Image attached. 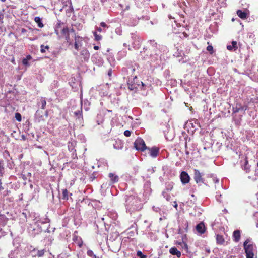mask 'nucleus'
Wrapping results in <instances>:
<instances>
[{
  "label": "nucleus",
  "instance_id": "obj_1",
  "mask_svg": "<svg viewBox=\"0 0 258 258\" xmlns=\"http://www.w3.org/2000/svg\"><path fill=\"white\" fill-rule=\"evenodd\" d=\"M141 38L137 35V33H132L130 36L127 38L128 46H132L134 48H139L141 45Z\"/></svg>",
  "mask_w": 258,
  "mask_h": 258
},
{
  "label": "nucleus",
  "instance_id": "obj_2",
  "mask_svg": "<svg viewBox=\"0 0 258 258\" xmlns=\"http://www.w3.org/2000/svg\"><path fill=\"white\" fill-rule=\"evenodd\" d=\"M249 242L248 240H246L244 242V249L246 254V258H253L254 257V245L252 244H247Z\"/></svg>",
  "mask_w": 258,
  "mask_h": 258
},
{
  "label": "nucleus",
  "instance_id": "obj_3",
  "mask_svg": "<svg viewBox=\"0 0 258 258\" xmlns=\"http://www.w3.org/2000/svg\"><path fill=\"white\" fill-rule=\"evenodd\" d=\"M134 147L137 150L144 151L146 150L147 147L143 139L138 138L134 142Z\"/></svg>",
  "mask_w": 258,
  "mask_h": 258
},
{
  "label": "nucleus",
  "instance_id": "obj_4",
  "mask_svg": "<svg viewBox=\"0 0 258 258\" xmlns=\"http://www.w3.org/2000/svg\"><path fill=\"white\" fill-rule=\"evenodd\" d=\"M194 179L196 183L200 184V185L204 183V180L202 177V173L196 169H194Z\"/></svg>",
  "mask_w": 258,
  "mask_h": 258
},
{
  "label": "nucleus",
  "instance_id": "obj_5",
  "mask_svg": "<svg viewBox=\"0 0 258 258\" xmlns=\"http://www.w3.org/2000/svg\"><path fill=\"white\" fill-rule=\"evenodd\" d=\"M147 153L152 157L156 158L159 154V148L157 147L147 148Z\"/></svg>",
  "mask_w": 258,
  "mask_h": 258
},
{
  "label": "nucleus",
  "instance_id": "obj_6",
  "mask_svg": "<svg viewBox=\"0 0 258 258\" xmlns=\"http://www.w3.org/2000/svg\"><path fill=\"white\" fill-rule=\"evenodd\" d=\"M61 34L64 37L66 40L69 44H72V40L70 37V30L67 27H63L61 30Z\"/></svg>",
  "mask_w": 258,
  "mask_h": 258
},
{
  "label": "nucleus",
  "instance_id": "obj_7",
  "mask_svg": "<svg viewBox=\"0 0 258 258\" xmlns=\"http://www.w3.org/2000/svg\"><path fill=\"white\" fill-rule=\"evenodd\" d=\"M180 178L181 182L184 184L189 183L190 179V176H189L188 174L185 171L181 172L180 176Z\"/></svg>",
  "mask_w": 258,
  "mask_h": 258
},
{
  "label": "nucleus",
  "instance_id": "obj_8",
  "mask_svg": "<svg viewBox=\"0 0 258 258\" xmlns=\"http://www.w3.org/2000/svg\"><path fill=\"white\" fill-rule=\"evenodd\" d=\"M196 229L197 232L200 234H204L206 231V227L203 222H200L197 225Z\"/></svg>",
  "mask_w": 258,
  "mask_h": 258
},
{
  "label": "nucleus",
  "instance_id": "obj_9",
  "mask_svg": "<svg viewBox=\"0 0 258 258\" xmlns=\"http://www.w3.org/2000/svg\"><path fill=\"white\" fill-rule=\"evenodd\" d=\"M247 11V10L244 11H242L241 10H238L236 12V14L240 18L244 20L246 19L248 16V14L246 12Z\"/></svg>",
  "mask_w": 258,
  "mask_h": 258
},
{
  "label": "nucleus",
  "instance_id": "obj_10",
  "mask_svg": "<svg viewBox=\"0 0 258 258\" xmlns=\"http://www.w3.org/2000/svg\"><path fill=\"white\" fill-rule=\"evenodd\" d=\"M82 40V37H80L79 36H75L74 47L77 50H78L79 49V47L81 46V43Z\"/></svg>",
  "mask_w": 258,
  "mask_h": 258
},
{
  "label": "nucleus",
  "instance_id": "obj_11",
  "mask_svg": "<svg viewBox=\"0 0 258 258\" xmlns=\"http://www.w3.org/2000/svg\"><path fill=\"white\" fill-rule=\"evenodd\" d=\"M132 77H130L128 78V81H127V85H128V88L131 90H133L137 88L138 86H139L140 85V84L139 83H133V81H132Z\"/></svg>",
  "mask_w": 258,
  "mask_h": 258
},
{
  "label": "nucleus",
  "instance_id": "obj_12",
  "mask_svg": "<svg viewBox=\"0 0 258 258\" xmlns=\"http://www.w3.org/2000/svg\"><path fill=\"white\" fill-rule=\"evenodd\" d=\"M108 177L110 178V182L111 184H113L117 182L119 180V177L112 173H110L108 174Z\"/></svg>",
  "mask_w": 258,
  "mask_h": 258
},
{
  "label": "nucleus",
  "instance_id": "obj_13",
  "mask_svg": "<svg viewBox=\"0 0 258 258\" xmlns=\"http://www.w3.org/2000/svg\"><path fill=\"white\" fill-rule=\"evenodd\" d=\"M80 55L81 58H83L84 61H87L90 57V53L86 49H83L80 52Z\"/></svg>",
  "mask_w": 258,
  "mask_h": 258
},
{
  "label": "nucleus",
  "instance_id": "obj_14",
  "mask_svg": "<svg viewBox=\"0 0 258 258\" xmlns=\"http://www.w3.org/2000/svg\"><path fill=\"white\" fill-rule=\"evenodd\" d=\"M73 241L76 243L78 246L81 248L83 245V241L80 236L74 234L73 238Z\"/></svg>",
  "mask_w": 258,
  "mask_h": 258
},
{
  "label": "nucleus",
  "instance_id": "obj_15",
  "mask_svg": "<svg viewBox=\"0 0 258 258\" xmlns=\"http://www.w3.org/2000/svg\"><path fill=\"white\" fill-rule=\"evenodd\" d=\"M240 236H241V234H240V230H236L233 232V237L234 241L235 242H238L240 239Z\"/></svg>",
  "mask_w": 258,
  "mask_h": 258
},
{
  "label": "nucleus",
  "instance_id": "obj_16",
  "mask_svg": "<svg viewBox=\"0 0 258 258\" xmlns=\"http://www.w3.org/2000/svg\"><path fill=\"white\" fill-rule=\"evenodd\" d=\"M8 219L5 215L0 213V227L5 226L7 222Z\"/></svg>",
  "mask_w": 258,
  "mask_h": 258
},
{
  "label": "nucleus",
  "instance_id": "obj_17",
  "mask_svg": "<svg viewBox=\"0 0 258 258\" xmlns=\"http://www.w3.org/2000/svg\"><path fill=\"white\" fill-rule=\"evenodd\" d=\"M169 251L171 254L176 255L178 257L181 256V252L175 247L171 248Z\"/></svg>",
  "mask_w": 258,
  "mask_h": 258
},
{
  "label": "nucleus",
  "instance_id": "obj_18",
  "mask_svg": "<svg viewBox=\"0 0 258 258\" xmlns=\"http://www.w3.org/2000/svg\"><path fill=\"white\" fill-rule=\"evenodd\" d=\"M216 242L218 244L223 245L225 242L223 236L220 234L216 235Z\"/></svg>",
  "mask_w": 258,
  "mask_h": 258
},
{
  "label": "nucleus",
  "instance_id": "obj_19",
  "mask_svg": "<svg viewBox=\"0 0 258 258\" xmlns=\"http://www.w3.org/2000/svg\"><path fill=\"white\" fill-rule=\"evenodd\" d=\"M31 59H32V56L30 55H27L25 58H24L22 59V64L26 67L29 66L30 64L28 62V61L31 60Z\"/></svg>",
  "mask_w": 258,
  "mask_h": 258
},
{
  "label": "nucleus",
  "instance_id": "obj_20",
  "mask_svg": "<svg viewBox=\"0 0 258 258\" xmlns=\"http://www.w3.org/2000/svg\"><path fill=\"white\" fill-rule=\"evenodd\" d=\"M39 103L41 105V108L42 109L44 110L45 109L46 105V101L45 98L41 97Z\"/></svg>",
  "mask_w": 258,
  "mask_h": 258
},
{
  "label": "nucleus",
  "instance_id": "obj_21",
  "mask_svg": "<svg viewBox=\"0 0 258 258\" xmlns=\"http://www.w3.org/2000/svg\"><path fill=\"white\" fill-rule=\"evenodd\" d=\"M246 108H244V107H242L240 105H236L235 107L233 108V112L234 113H238L240 111L246 110Z\"/></svg>",
  "mask_w": 258,
  "mask_h": 258
},
{
  "label": "nucleus",
  "instance_id": "obj_22",
  "mask_svg": "<svg viewBox=\"0 0 258 258\" xmlns=\"http://www.w3.org/2000/svg\"><path fill=\"white\" fill-rule=\"evenodd\" d=\"M34 21L38 24L39 28L44 27V25L41 22V19L39 17H36L34 19Z\"/></svg>",
  "mask_w": 258,
  "mask_h": 258
},
{
  "label": "nucleus",
  "instance_id": "obj_23",
  "mask_svg": "<svg viewBox=\"0 0 258 258\" xmlns=\"http://www.w3.org/2000/svg\"><path fill=\"white\" fill-rule=\"evenodd\" d=\"M62 199L64 200H68L69 199V191L67 189H62Z\"/></svg>",
  "mask_w": 258,
  "mask_h": 258
},
{
  "label": "nucleus",
  "instance_id": "obj_24",
  "mask_svg": "<svg viewBox=\"0 0 258 258\" xmlns=\"http://www.w3.org/2000/svg\"><path fill=\"white\" fill-rule=\"evenodd\" d=\"M162 195L167 201H169L170 200L171 197L166 191H163Z\"/></svg>",
  "mask_w": 258,
  "mask_h": 258
},
{
  "label": "nucleus",
  "instance_id": "obj_25",
  "mask_svg": "<svg viewBox=\"0 0 258 258\" xmlns=\"http://www.w3.org/2000/svg\"><path fill=\"white\" fill-rule=\"evenodd\" d=\"M93 35H94V36L95 37V39L96 41H99L102 38V36L100 35L97 34L96 32H93Z\"/></svg>",
  "mask_w": 258,
  "mask_h": 258
},
{
  "label": "nucleus",
  "instance_id": "obj_26",
  "mask_svg": "<svg viewBox=\"0 0 258 258\" xmlns=\"http://www.w3.org/2000/svg\"><path fill=\"white\" fill-rule=\"evenodd\" d=\"M87 254L89 256L91 257L92 258H97L96 255L94 254V252L91 250H88L87 252Z\"/></svg>",
  "mask_w": 258,
  "mask_h": 258
},
{
  "label": "nucleus",
  "instance_id": "obj_27",
  "mask_svg": "<svg viewBox=\"0 0 258 258\" xmlns=\"http://www.w3.org/2000/svg\"><path fill=\"white\" fill-rule=\"evenodd\" d=\"M40 48H41V49H40L41 52L44 53L45 52V50L46 49L48 50L49 47L48 45L44 46V45H41Z\"/></svg>",
  "mask_w": 258,
  "mask_h": 258
},
{
  "label": "nucleus",
  "instance_id": "obj_28",
  "mask_svg": "<svg viewBox=\"0 0 258 258\" xmlns=\"http://www.w3.org/2000/svg\"><path fill=\"white\" fill-rule=\"evenodd\" d=\"M137 255L140 258H146L147 255H144L142 253V252L141 251H138L137 252Z\"/></svg>",
  "mask_w": 258,
  "mask_h": 258
},
{
  "label": "nucleus",
  "instance_id": "obj_29",
  "mask_svg": "<svg viewBox=\"0 0 258 258\" xmlns=\"http://www.w3.org/2000/svg\"><path fill=\"white\" fill-rule=\"evenodd\" d=\"M15 118L17 121H21L22 120L21 115L19 113H16Z\"/></svg>",
  "mask_w": 258,
  "mask_h": 258
},
{
  "label": "nucleus",
  "instance_id": "obj_30",
  "mask_svg": "<svg viewBox=\"0 0 258 258\" xmlns=\"http://www.w3.org/2000/svg\"><path fill=\"white\" fill-rule=\"evenodd\" d=\"M3 161H0V176H2L3 174V170L4 169V167L2 165Z\"/></svg>",
  "mask_w": 258,
  "mask_h": 258
},
{
  "label": "nucleus",
  "instance_id": "obj_31",
  "mask_svg": "<svg viewBox=\"0 0 258 258\" xmlns=\"http://www.w3.org/2000/svg\"><path fill=\"white\" fill-rule=\"evenodd\" d=\"M207 50L210 52L211 54L213 53V48L211 45H208L207 47Z\"/></svg>",
  "mask_w": 258,
  "mask_h": 258
},
{
  "label": "nucleus",
  "instance_id": "obj_32",
  "mask_svg": "<svg viewBox=\"0 0 258 258\" xmlns=\"http://www.w3.org/2000/svg\"><path fill=\"white\" fill-rule=\"evenodd\" d=\"M44 254V250H39L38 252H37V256L38 257H41Z\"/></svg>",
  "mask_w": 258,
  "mask_h": 258
},
{
  "label": "nucleus",
  "instance_id": "obj_33",
  "mask_svg": "<svg viewBox=\"0 0 258 258\" xmlns=\"http://www.w3.org/2000/svg\"><path fill=\"white\" fill-rule=\"evenodd\" d=\"M131 77H132L133 83H139V82H137L138 78L136 76H131Z\"/></svg>",
  "mask_w": 258,
  "mask_h": 258
},
{
  "label": "nucleus",
  "instance_id": "obj_34",
  "mask_svg": "<svg viewBox=\"0 0 258 258\" xmlns=\"http://www.w3.org/2000/svg\"><path fill=\"white\" fill-rule=\"evenodd\" d=\"M124 135L126 137H128L131 135V132L129 130H126L124 132Z\"/></svg>",
  "mask_w": 258,
  "mask_h": 258
},
{
  "label": "nucleus",
  "instance_id": "obj_35",
  "mask_svg": "<svg viewBox=\"0 0 258 258\" xmlns=\"http://www.w3.org/2000/svg\"><path fill=\"white\" fill-rule=\"evenodd\" d=\"M232 47L234 49H237V42L236 41H233L232 42Z\"/></svg>",
  "mask_w": 258,
  "mask_h": 258
},
{
  "label": "nucleus",
  "instance_id": "obj_36",
  "mask_svg": "<svg viewBox=\"0 0 258 258\" xmlns=\"http://www.w3.org/2000/svg\"><path fill=\"white\" fill-rule=\"evenodd\" d=\"M100 26L102 27H104V28H105V27H107L108 28V27L107 26V25H106V24L104 22H102L100 23Z\"/></svg>",
  "mask_w": 258,
  "mask_h": 258
},
{
  "label": "nucleus",
  "instance_id": "obj_37",
  "mask_svg": "<svg viewBox=\"0 0 258 258\" xmlns=\"http://www.w3.org/2000/svg\"><path fill=\"white\" fill-rule=\"evenodd\" d=\"M4 15L3 12H0V21L3 22V20L4 19Z\"/></svg>",
  "mask_w": 258,
  "mask_h": 258
},
{
  "label": "nucleus",
  "instance_id": "obj_38",
  "mask_svg": "<svg viewBox=\"0 0 258 258\" xmlns=\"http://www.w3.org/2000/svg\"><path fill=\"white\" fill-rule=\"evenodd\" d=\"M21 177L24 180H26L28 179V177H27V176L24 174H22Z\"/></svg>",
  "mask_w": 258,
  "mask_h": 258
},
{
  "label": "nucleus",
  "instance_id": "obj_39",
  "mask_svg": "<svg viewBox=\"0 0 258 258\" xmlns=\"http://www.w3.org/2000/svg\"><path fill=\"white\" fill-rule=\"evenodd\" d=\"M227 49L228 50H230V51H231L232 50V49H233V48L232 47V46L231 45H228L227 46Z\"/></svg>",
  "mask_w": 258,
  "mask_h": 258
},
{
  "label": "nucleus",
  "instance_id": "obj_40",
  "mask_svg": "<svg viewBox=\"0 0 258 258\" xmlns=\"http://www.w3.org/2000/svg\"><path fill=\"white\" fill-rule=\"evenodd\" d=\"M4 189V187L2 186V183L1 180L0 179V192H1Z\"/></svg>",
  "mask_w": 258,
  "mask_h": 258
},
{
  "label": "nucleus",
  "instance_id": "obj_41",
  "mask_svg": "<svg viewBox=\"0 0 258 258\" xmlns=\"http://www.w3.org/2000/svg\"><path fill=\"white\" fill-rule=\"evenodd\" d=\"M70 32L73 33V34H74V38H75V36H76V33H75V30H74V29H72L70 31Z\"/></svg>",
  "mask_w": 258,
  "mask_h": 258
},
{
  "label": "nucleus",
  "instance_id": "obj_42",
  "mask_svg": "<svg viewBox=\"0 0 258 258\" xmlns=\"http://www.w3.org/2000/svg\"><path fill=\"white\" fill-rule=\"evenodd\" d=\"M11 62L14 64H16V62H15V58L13 57L12 58V59H11Z\"/></svg>",
  "mask_w": 258,
  "mask_h": 258
},
{
  "label": "nucleus",
  "instance_id": "obj_43",
  "mask_svg": "<svg viewBox=\"0 0 258 258\" xmlns=\"http://www.w3.org/2000/svg\"><path fill=\"white\" fill-rule=\"evenodd\" d=\"M111 75H112V71H111V70L110 69L108 72V75L110 77L111 76Z\"/></svg>",
  "mask_w": 258,
  "mask_h": 258
},
{
  "label": "nucleus",
  "instance_id": "obj_44",
  "mask_svg": "<svg viewBox=\"0 0 258 258\" xmlns=\"http://www.w3.org/2000/svg\"><path fill=\"white\" fill-rule=\"evenodd\" d=\"M97 30L99 32H101L102 31V29L100 27H97Z\"/></svg>",
  "mask_w": 258,
  "mask_h": 258
},
{
  "label": "nucleus",
  "instance_id": "obj_45",
  "mask_svg": "<svg viewBox=\"0 0 258 258\" xmlns=\"http://www.w3.org/2000/svg\"><path fill=\"white\" fill-rule=\"evenodd\" d=\"M27 177L30 178L31 177V174L29 172L27 173V175H26Z\"/></svg>",
  "mask_w": 258,
  "mask_h": 258
},
{
  "label": "nucleus",
  "instance_id": "obj_46",
  "mask_svg": "<svg viewBox=\"0 0 258 258\" xmlns=\"http://www.w3.org/2000/svg\"><path fill=\"white\" fill-rule=\"evenodd\" d=\"M94 49L96 50H97L99 49V47L98 46H94Z\"/></svg>",
  "mask_w": 258,
  "mask_h": 258
},
{
  "label": "nucleus",
  "instance_id": "obj_47",
  "mask_svg": "<svg viewBox=\"0 0 258 258\" xmlns=\"http://www.w3.org/2000/svg\"><path fill=\"white\" fill-rule=\"evenodd\" d=\"M173 188V186L172 185L170 188L167 187V190H171Z\"/></svg>",
  "mask_w": 258,
  "mask_h": 258
},
{
  "label": "nucleus",
  "instance_id": "obj_48",
  "mask_svg": "<svg viewBox=\"0 0 258 258\" xmlns=\"http://www.w3.org/2000/svg\"><path fill=\"white\" fill-rule=\"evenodd\" d=\"M22 31V33H25V32H26V30L25 29H24V28H23V29H22V31Z\"/></svg>",
  "mask_w": 258,
  "mask_h": 258
},
{
  "label": "nucleus",
  "instance_id": "obj_49",
  "mask_svg": "<svg viewBox=\"0 0 258 258\" xmlns=\"http://www.w3.org/2000/svg\"><path fill=\"white\" fill-rule=\"evenodd\" d=\"M135 71V68H133L132 69V72L134 73Z\"/></svg>",
  "mask_w": 258,
  "mask_h": 258
},
{
  "label": "nucleus",
  "instance_id": "obj_50",
  "mask_svg": "<svg viewBox=\"0 0 258 258\" xmlns=\"http://www.w3.org/2000/svg\"><path fill=\"white\" fill-rule=\"evenodd\" d=\"M38 114H39V111H37L36 112V115H38Z\"/></svg>",
  "mask_w": 258,
  "mask_h": 258
},
{
  "label": "nucleus",
  "instance_id": "obj_51",
  "mask_svg": "<svg viewBox=\"0 0 258 258\" xmlns=\"http://www.w3.org/2000/svg\"><path fill=\"white\" fill-rule=\"evenodd\" d=\"M1 1L2 2H6V0H1Z\"/></svg>",
  "mask_w": 258,
  "mask_h": 258
},
{
  "label": "nucleus",
  "instance_id": "obj_52",
  "mask_svg": "<svg viewBox=\"0 0 258 258\" xmlns=\"http://www.w3.org/2000/svg\"><path fill=\"white\" fill-rule=\"evenodd\" d=\"M47 114H48V111H46V115H47Z\"/></svg>",
  "mask_w": 258,
  "mask_h": 258
},
{
  "label": "nucleus",
  "instance_id": "obj_53",
  "mask_svg": "<svg viewBox=\"0 0 258 258\" xmlns=\"http://www.w3.org/2000/svg\"><path fill=\"white\" fill-rule=\"evenodd\" d=\"M141 83H142V86H144V84L143 82H141Z\"/></svg>",
  "mask_w": 258,
  "mask_h": 258
},
{
  "label": "nucleus",
  "instance_id": "obj_54",
  "mask_svg": "<svg viewBox=\"0 0 258 258\" xmlns=\"http://www.w3.org/2000/svg\"><path fill=\"white\" fill-rule=\"evenodd\" d=\"M177 206V204H176L175 207H176Z\"/></svg>",
  "mask_w": 258,
  "mask_h": 258
},
{
  "label": "nucleus",
  "instance_id": "obj_55",
  "mask_svg": "<svg viewBox=\"0 0 258 258\" xmlns=\"http://www.w3.org/2000/svg\"><path fill=\"white\" fill-rule=\"evenodd\" d=\"M257 167H258V162L257 163Z\"/></svg>",
  "mask_w": 258,
  "mask_h": 258
}]
</instances>
